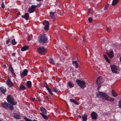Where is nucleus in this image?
I'll list each match as a JSON object with an SVG mask.
<instances>
[{
	"mask_svg": "<svg viewBox=\"0 0 121 121\" xmlns=\"http://www.w3.org/2000/svg\"><path fill=\"white\" fill-rule=\"evenodd\" d=\"M48 39V37L45 34L40 35L38 37L39 42L42 44L47 43Z\"/></svg>",
	"mask_w": 121,
	"mask_h": 121,
	"instance_id": "1",
	"label": "nucleus"
},
{
	"mask_svg": "<svg viewBox=\"0 0 121 121\" xmlns=\"http://www.w3.org/2000/svg\"><path fill=\"white\" fill-rule=\"evenodd\" d=\"M96 96L98 98H102L103 99L107 100H108L109 98V96L105 93L99 91L97 93Z\"/></svg>",
	"mask_w": 121,
	"mask_h": 121,
	"instance_id": "2",
	"label": "nucleus"
},
{
	"mask_svg": "<svg viewBox=\"0 0 121 121\" xmlns=\"http://www.w3.org/2000/svg\"><path fill=\"white\" fill-rule=\"evenodd\" d=\"M14 99L11 95H8L7 97V100L8 102L13 105H15L17 104V102L14 101Z\"/></svg>",
	"mask_w": 121,
	"mask_h": 121,
	"instance_id": "3",
	"label": "nucleus"
},
{
	"mask_svg": "<svg viewBox=\"0 0 121 121\" xmlns=\"http://www.w3.org/2000/svg\"><path fill=\"white\" fill-rule=\"evenodd\" d=\"M1 105L2 107L5 109H9L11 110H13L14 109L13 105L9 104L6 102L2 103Z\"/></svg>",
	"mask_w": 121,
	"mask_h": 121,
	"instance_id": "4",
	"label": "nucleus"
},
{
	"mask_svg": "<svg viewBox=\"0 0 121 121\" xmlns=\"http://www.w3.org/2000/svg\"><path fill=\"white\" fill-rule=\"evenodd\" d=\"M104 82L103 80V79L102 77L99 76L97 79L96 81V84L98 86L97 89L99 90L101 87V85Z\"/></svg>",
	"mask_w": 121,
	"mask_h": 121,
	"instance_id": "5",
	"label": "nucleus"
},
{
	"mask_svg": "<svg viewBox=\"0 0 121 121\" xmlns=\"http://www.w3.org/2000/svg\"><path fill=\"white\" fill-rule=\"evenodd\" d=\"M76 81L77 85L80 86L82 88L84 89L86 87V83L84 81L80 80L77 79L76 80Z\"/></svg>",
	"mask_w": 121,
	"mask_h": 121,
	"instance_id": "6",
	"label": "nucleus"
},
{
	"mask_svg": "<svg viewBox=\"0 0 121 121\" xmlns=\"http://www.w3.org/2000/svg\"><path fill=\"white\" fill-rule=\"evenodd\" d=\"M37 50L38 52L41 55H44L45 53L47 52V49L43 46H41L38 48Z\"/></svg>",
	"mask_w": 121,
	"mask_h": 121,
	"instance_id": "7",
	"label": "nucleus"
},
{
	"mask_svg": "<svg viewBox=\"0 0 121 121\" xmlns=\"http://www.w3.org/2000/svg\"><path fill=\"white\" fill-rule=\"evenodd\" d=\"M110 67L112 73L116 74L117 73V67L115 65H110Z\"/></svg>",
	"mask_w": 121,
	"mask_h": 121,
	"instance_id": "8",
	"label": "nucleus"
},
{
	"mask_svg": "<svg viewBox=\"0 0 121 121\" xmlns=\"http://www.w3.org/2000/svg\"><path fill=\"white\" fill-rule=\"evenodd\" d=\"M28 70L26 69H25L23 72L20 73V76L22 78H23L24 77L26 76L27 74Z\"/></svg>",
	"mask_w": 121,
	"mask_h": 121,
	"instance_id": "9",
	"label": "nucleus"
},
{
	"mask_svg": "<svg viewBox=\"0 0 121 121\" xmlns=\"http://www.w3.org/2000/svg\"><path fill=\"white\" fill-rule=\"evenodd\" d=\"M35 5H32L29 8L28 11L29 13H32L34 12L35 9Z\"/></svg>",
	"mask_w": 121,
	"mask_h": 121,
	"instance_id": "10",
	"label": "nucleus"
},
{
	"mask_svg": "<svg viewBox=\"0 0 121 121\" xmlns=\"http://www.w3.org/2000/svg\"><path fill=\"white\" fill-rule=\"evenodd\" d=\"M91 116L92 119L96 120L97 118L98 115L95 112H93L91 114Z\"/></svg>",
	"mask_w": 121,
	"mask_h": 121,
	"instance_id": "11",
	"label": "nucleus"
},
{
	"mask_svg": "<svg viewBox=\"0 0 121 121\" xmlns=\"http://www.w3.org/2000/svg\"><path fill=\"white\" fill-rule=\"evenodd\" d=\"M6 83L7 85L10 87H11L13 86V83L11 82L10 78H8L6 81Z\"/></svg>",
	"mask_w": 121,
	"mask_h": 121,
	"instance_id": "12",
	"label": "nucleus"
},
{
	"mask_svg": "<svg viewBox=\"0 0 121 121\" xmlns=\"http://www.w3.org/2000/svg\"><path fill=\"white\" fill-rule=\"evenodd\" d=\"M107 54L110 58H112L114 56L113 52V51H111L107 52Z\"/></svg>",
	"mask_w": 121,
	"mask_h": 121,
	"instance_id": "13",
	"label": "nucleus"
},
{
	"mask_svg": "<svg viewBox=\"0 0 121 121\" xmlns=\"http://www.w3.org/2000/svg\"><path fill=\"white\" fill-rule=\"evenodd\" d=\"M22 18L25 19L26 20H28L29 17V15L27 13H25L24 15H22L21 16Z\"/></svg>",
	"mask_w": 121,
	"mask_h": 121,
	"instance_id": "14",
	"label": "nucleus"
},
{
	"mask_svg": "<svg viewBox=\"0 0 121 121\" xmlns=\"http://www.w3.org/2000/svg\"><path fill=\"white\" fill-rule=\"evenodd\" d=\"M40 110L43 114H46L47 112L46 109L43 107H41L40 108Z\"/></svg>",
	"mask_w": 121,
	"mask_h": 121,
	"instance_id": "15",
	"label": "nucleus"
},
{
	"mask_svg": "<svg viewBox=\"0 0 121 121\" xmlns=\"http://www.w3.org/2000/svg\"><path fill=\"white\" fill-rule=\"evenodd\" d=\"M20 115L18 114L17 113H15L13 114V117L16 119H20Z\"/></svg>",
	"mask_w": 121,
	"mask_h": 121,
	"instance_id": "16",
	"label": "nucleus"
},
{
	"mask_svg": "<svg viewBox=\"0 0 121 121\" xmlns=\"http://www.w3.org/2000/svg\"><path fill=\"white\" fill-rule=\"evenodd\" d=\"M0 90L1 91L2 93L3 94H4L5 93L6 91V89L5 87L3 86L0 87Z\"/></svg>",
	"mask_w": 121,
	"mask_h": 121,
	"instance_id": "17",
	"label": "nucleus"
},
{
	"mask_svg": "<svg viewBox=\"0 0 121 121\" xmlns=\"http://www.w3.org/2000/svg\"><path fill=\"white\" fill-rule=\"evenodd\" d=\"M26 85L28 88H30L32 86L31 82L30 81H27L26 84Z\"/></svg>",
	"mask_w": 121,
	"mask_h": 121,
	"instance_id": "18",
	"label": "nucleus"
},
{
	"mask_svg": "<svg viewBox=\"0 0 121 121\" xmlns=\"http://www.w3.org/2000/svg\"><path fill=\"white\" fill-rule=\"evenodd\" d=\"M72 63L73 65L75 66V67L76 68H78V64L77 63L76 61L75 60L73 61Z\"/></svg>",
	"mask_w": 121,
	"mask_h": 121,
	"instance_id": "19",
	"label": "nucleus"
},
{
	"mask_svg": "<svg viewBox=\"0 0 121 121\" xmlns=\"http://www.w3.org/2000/svg\"><path fill=\"white\" fill-rule=\"evenodd\" d=\"M29 47L28 46L26 45H25L21 48V50L22 51H25L28 49Z\"/></svg>",
	"mask_w": 121,
	"mask_h": 121,
	"instance_id": "20",
	"label": "nucleus"
},
{
	"mask_svg": "<svg viewBox=\"0 0 121 121\" xmlns=\"http://www.w3.org/2000/svg\"><path fill=\"white\" fill-rule=\"evenodd\" d=\"M49 61V62L52 65H54L55 64V63L53 58H50Z\"/></svg>",
	"mask_w": 121,
	"mask_h": 121,
	"instance_id": "21",
	"label": "nucleus"
},
{
	"mask_svg": "<svg viewBox=\"0 0 121 121\" xmlns=\"http://www.w3.org/2000/svg\"><path fill=\"white\" fill-rule=\"evenodd\" d=\"M40 114L42 116L43 118L46 120H48V118L47 115H45V114H43L42 113H40Z\"/></svg>",
	"mask_w": 121,
	"mask_h": 121,
	"instance_id": "22",
	"label": "nucleus"
},
{
	"mask_svg": "<svg viewBox=\"0 0 121 121\" xmlns=\"http://www.w3.org/2000/svg\"><path fill=\"white\" fill-rule=\"evenodd\" d=\"M26 89V88L25 86L24 85L21 84H20L19 88L20 90H24Z\"/></svg>",
	"mask_w": 121,
	"mask_h": 121,
	"instance_id": "23",
	"label": "nucleus"
},
{
	"mask_svg": "<svg viewBox=\"0 0 121 121\" xmlns=\"http://www.w3.org/2000/svg\"><path fill=\"white\" fill-rule=\"evenodd\" d=\"M68 84L69 87L70 88H72L74 86L73 84L71 81H69L68 82Z\"/></svg>",
	"mask_w": 121,
	"mask_h": 121,
	"instance_id": "24",
	"label": "nucleus"
},
{
	"mask_svg": "<svg viewBox=\"0 0 121 121\" xmlns=\"http://www.w3.org/2000/svg\"><path fill=\"white\" fill-rule=\"evenodd\" d=\"M119 0H113L112 3V5L113 6L115 5L118 2Z\"/></svg>",
	"mask_w": 121,
	"mask_h": 121,
	"instance_id": "25",
	"label": "nucleus"
},
{
	"mask_svg": "<svg viewBox=\"0 0 121 121\" xmlns=\"http://www.w3.org/2000/svg\"><path fill=\"white\" fill-rule=\"evenodd\" d=\"M112 94L113 96L116 97L118 96L114 92V91L112 90Z\"/></svg>",
	"mask_w": 121,
	"mask_h": 121,
	"instance_id": "26",
	"label": "nucleus"
},
{
	"mask_svg": "<svg viewBox=\"0 0 121 121\" xmlns=\"http://www.w3.org/2000/svg\"><path fill=\"white\" fill-rule=\"evenodd\" d=\"M50 14L51 18L53 19L55 17V15L54 12H50Z\"/></svg>",
	"mask_w": 121,
	"mask_h": 121,
	"instance_id": "27",
	"label": "nucleus"
},
{
	"mask_svg": "<svg viewBox=\"0 0 121 121\" xmlns=\"http://www.w3.org/2000/svg\"><path fill=\"white\" fill-rule=\"evenodd\" d=\"M87 116L86 115H83L82 117V119L83 121H86L87 120Z\"/></svg>",
	"mask_w": 121,
	"mask_h": 121,
	"instance_id": "28",
	"label": "nucleus"
},
{
	"mask_svg": "<svg viewBox=\"0 0 121 121\" xmlns=\"http://www.w3.org/2000/svg\"><path fill=\"white\" fill-rule=\"evenodd\" d=\"M58 90L56 86L53 87L52 89V92H54L56 93L58 91Z\"/></svg>",
	"mask_w": 121,
	"mask_h": 121,
	"instance_id": "29",
	"label": "nucleus"
},
{
	"mask_svg": "<svg viewBox=\"0 0 121 121\" xmlns=\"http://www.w3.org/2000/svg\"><path fill=\"white\" fill-rule=\"evenodd\" d=\"M43 24L45 26H49V22L48 21H46L43 22Z\"/></svg>",
	"mask_w": 121,
	"mask_h": 121,
	"instance_id": "30",
	"label": "nucleus"
},
{
	"mask_svg": "<svg viewBox=\"0 0 121 121\" xmlns=\"http://www.w3.org/2000/svg\"><path fill=\"white\" fill-rule=\"evenodd\" d=\"M8 69L9 71H10L11 72L14 70L11 65H10Z\"/></svg>",
	"mask_w": 121,
	"mask_h": 121,
	"instance_id": "31",
	"label": "nucleus"
},
{
	"mask_svg": "<svg viewBox=\"0 0 121 121\" xmlns=\"http://www.w3.org/2000/svg\"><path fill=\"white\" fill-rule=\"evenodd\" d=\"M17 43L15 39H13L12 41V43L13 45H15Z\"/></svg>",
	"mask_w": 121,
	"mask_h": 121,
	"instance_id": "32",
	"label": "nucleus"
},
{
	"mask_svg": "<svg viewBox=\"0 0 121 121\" xmlns=\"http://www.w3.org/2000/svg\"><path fill=\"white\" fill-rule=\"evenodd\" d=\"M44 87L47 89L48 88H49L48 85H47V83L46 82H44Z\"/></svg>",
	"mask_w": 121,
	"mask_h": 121,
	"instance_id": "33",
	"label": "nucleus"
},
{
	"mask_svg": "<svg viewBox=\"0 0 121 121\" xmlns=\"http://www.w3.org/2000/svg\"><path fill=\"white\" fill-rule=\"evenodd\" d=\"M114 100V98L110 97H109V98H108V100L110 101H113Z\"/></svg>",
	"mask_w": 121,
	"mask_h": 121,
	"instance_id": "34",
	"label": "nucleus"
},
{
	"mask_svg": "<svg viewBox=\"0 0 121 121\" xmlns=\"http://www.w3.org/2000/svg\"><path fill=\"white\" fill-rule=\"evenodd\" d=\"M49 26H45L44 27V29L46 30H48L49 29Z\"/></svg>",
	"mask_w": 121,
	"mask_h": 121,
	"instance_id": "35",
	"label": "nucleus"
},
{
	"mask_svg": "<svg viewBox=\"0 0 121 121\" xmlns=\"http://www.w3.org/2000/svg\"><path fill=\"white\" fill-rule=\"evenodd\" d=\"M24 119L26 121H32V120L27 118L26 117H24Z\"/></svg>",
	"mask_w": 121,
	"mask_h": 121,
	"instance_id": "36",
	"label": "nucleus"
},
{
	"mask_svg": "<svg viewBox=\"0 0 121 121\" xmlns=\"http://www.w3.org/2000/svg\"><path fill=\"white\" fill-rule=\"evenodd\" d=\"M118 106L120 108H121V99L120 100L119 102Z\"/></svg>",
	"mask_w": 121,
	"mask_h": 121,
	"instance_id": "37",
	"label": "nucleus"
},
{
	"mask_svg": "<svg viewBox=\"0 0 121 121\" xmlns=\"http://www.w3.org/2000/svg\"><path fill=\"white\" fill-rule=\"evenodd\" d=\"M106 29L108 32H109L111 30V29L110 28V27H107Z\"/></svg>",
	"mask_w": 121,
	"mask_h": 121,
	"instance_id": "38",
	"label": "nucleus"
},
{
	"mask_svg": "<svg viewBox=\"0 0 121 121\" xmlns=\"http://www.w3.org/2000/svg\"><path fill=\"white\" fill-rule=\"evenodd\" d=\"M83 40L84 42H86V37L85 36H84L82 37Z\"/></svg>",
	"mask_w": 121,
	"mask_h": 121,
	"instance_id": "39",
	"label": "nucleus"
},
{
	"mask_svg": "<svg viewBox=\"0 0 121 121\" xmlns=\"http://www.w3.org/2000/svg\"><path fill=\"white\" fill-rule=\"evenodd\" d=\"M88 20L89 22L91 23L93 20V19L91 17H89L88 19Z\"/></svg>",
	"mask_w": 121,
	"mask_h": 121,
	"instance_id": "40",
	"label": "nucleus"
},
{
	"mask_svg": "<svg viewBox=\"0 0 121 121\" xmlns=\"http://www.w3.org/2000/svg\"><path fill=\"white\" fill-rule=\"evenodd\" d=\"M1 7L2 8H5V6L4 3L2 2L1 4Z\"/></svg>",
	"mask_w": 121,
	"mask_h": 121,
	"instance_id": "41",
	"label": "nucleus"
},
{
	"mask_svg": "<svg viewBox=\"0 0 121 121\" xmlns=\"http://www.w3.org/2000/svg\"><path fill=\"white\" fill-rule=\"evenodd\" d=\"M10 39H8L6 41V43L7 44H8L9 42L10 41Z\"/></svg>",
	"mask_w": 121,
	"mask_h": 121,
	"instance_id": "42",
	"label": "nucleus"
},
{
	"mask_svg": "<svg viewBox=\"0 0 121 121\" xmlns=\"http://www.w3.org/2000/svg\"><path fill=\"white\" fill-rule=\"evenodd\" d=\"M14 70L13 71H12L11 72L12 74L14 76H16V74L14 72Z\"/></svg>",
	"mask_w": 121,
	"mask_h": 121,
	"instance_id": "43",
	"label": "nucleus"
},
{
	"mask_svg": "<svg viewBox=\"0 0 121 121\" xmlns=\"http://www.w3.org/2000/svg\"><path fill=\"white\" fill-rule=\"evenodd\" d=\"M104 58L105 59V60H106L107 59H108V57L106 55H104Z\"/></svg>",
	"mask_w": 121,
	"mask_h": 121,
	"instance_id": "44",
	"label": "nucleus"
},
{
	"mask_svg": "<svg viewBox=\"0 0 121 121\" xmlns=\"http://www.w3.org/2000/svg\"><path fill=\"white\" fill-rule=\"evenodd\" d=\"M75 100L74 99H70V101L71 102H73H73L74 101V100Z\"/></svg>",
	"mask_w": 121,
	"mask_h": 121,
	"instance_id": "45",
	"label": "nucleus"
},
{
	"mask_svg": "<svg viewBox=\"0 0 121 121\" xmlns=\"http://www.w3.org/2000/svg\"><path fill=\"white\" fill-rule=\"evenodd\" d=\"M47 89V90H48V91L49 92H50L51 91V89L49 88Z\"/></svg>",
	"mask_w": 121,
	"mask_h": 121,
	"instance_id": "46",
	"label": "nucleus"
},
{
	"mask_svg": "<svg viewBox=\"0 0 121 121\" xmlns=\"http://www.w3.org/2000/svg\"><path fill=\"white\" fill-rule=\"evenodd\" d=\"M16 55V54L15 53H13L11 55L12 56H14Z\"/></svg>",
	"mask_w": 121,
	"mask_h": 121,
	"instance_id": "47",
	"label": "nucleus"
},
{
	"mask_svg": "<svg viewBox=\"0 0 121 121\" xmlns=\"http://www.w3.org/2000/svg\"><path fill=\"white\" fill-rule=\"evenodd\" d=\"M106 61L108 62L109 63H110V61L108 59H108H107L106 60Z\"/></svg>",
	"mask_w": 121,
	"mask_h": 121,
	"instance_id": "48",
	"label": "nucleus"
},
{
	"mask_svg": "<svg viewBox=\"0 0 121 121\" xmlns=\"http://www.w3.org/2000/svg\"><path fill=\"white\" fill-rule=\"evenodd\" d=\"M108 5H106L105 6V8H104V9H107V8L108 7Z\"/></svg>",
	"mask_w": 121,
	"mask_h": 121,
	"instance_id": "49",
	"label": "nucleus"
},
{
	"mask_svg": "<svg viewBox=\"0 0 121 121\" xmlns=\"http://www.w3.org/2000/svg\"><path fill=\"white\" fill-rule=\"evenodd\" d=\"M42 4V3L41 2H40L39 4H38V5L39 6V7H40V6Z\"/></svg>",
	"mask_w": 121,
	"mask_h": 121,
	"instance_id": "50",
	"label": "nucleus"
},
{
	"mask_svg": "<svg viewBox=\"0 0 121 121\" xmlns=\"http://www.w3.org/2000/svg\"><path fill=\"white\" fill-rule=\"evenodd\" d=\"M38 100L39 102H41V99L39 98H38Z\"/></svg>",
	"mask_w": 121,
	"mask_h": 121,
	"instance_id": "51",
	"label": "nucleus"
},
{
	"mask_svg": "<svg viewBox=\"0 0 121 121\" xmlns=\"http://www.w3.org/2000/svg\"><path fill=\"white\" fill-rule=\"evenodd\" d=\"M31 100L33 101H34L35 100V98H31Z\"/></svg>",
	"mask_w": 121,
	"mask_h": 121,
	"instance_id": "52",
	"label": "nucleus"
},
{
	"mask_svg": "<svg viewBox=\"0 0 121 121\" xmlns=\"http://www.w3.org/2000/svg\"><path fill=\"white\" fill-rule=\"evenodd\" d=\"M49 93L51 95H53V93H52L51 91V92H49Z\"/></svg>",
	"mask_w": 121,
	"mask_h": 121,
	"instance_id": "53",
	"label": "nucleus"
},
{
	"mask_svg": "<svg viewBox=\"0 0 121 121\" xmlns=\"http://www.w3.org/2000/svg\"><path fill=\"white\" fill-rule=\"evenodd\" d=\"M35 8L36 9V7H37V8H38V7H39V6L38 5H35Z\"/></svg>",
	"mask_w": 121,
	"mask_h": 121,
	"instance_id": "54",
	"label": "nucleus"
},
{
	"mask_svg": "<svg viewBox=\"0 0 121 121\" xmlns=\"http://www.w3.org/2000/svg\"><path fill=\"white\" fill-rule=\"evenodd\" d=\"M75 104L77 105H78V102H77V101H76L75 102Z\"/></svg>",
	"mask_w": 121,
	"mask_h": 121,
	"instance_id": "55",
	"label": "nucleus"
},
{
	"mask_svg": "<svg viewBox=\"0 0 121 121\" xmlns=\"http://www.w3.org/2000/svg\"><path fill=\"white\" fill-rule=\"evenodd\" d=\"M17 15H21L20 13V12H18L17 13Z\"/></svg>",
	"mask_w": 121,
	"mask_h": 121,
	"instance_id": "56",
	"label": "nucleus"
},
{
	"mask_svg": "<svg viewBox=\"0 0 121 121\" xmlns=\"http://www.w3.org/2000/svg\"><path fill=\"white\" fill-rule=\"evenodd\" d=\"M37 1H41L42 0H36Z\"/></svg>",
	"mask_w": 121,
	"mask_h": 121,
	"instance_id": "57",
	"label": "nucleus"
},
{
	"mask_svg": "<svg viewBox=\"0 0 121 121\" xmlns=\"http://www.w3.org/2000/svg\"><path fill=\"white\" fill-rule=\"evenodd\" d=\"M28 41H29L30 40V38H29V37H28Z\"/></svg>",
	"mask_w": 121,
	"mask_h": 121,
	"instance_id": "58",
	"label": "nucleus"
},
{
	"mask_svg": "<svg viewBox=\"0 0 121 121\" xmlns=\"http://www.w3.org/2000/svg\"><path fill=\"white\" fill-rule=\"evenodd\" d=\"M120 61L121 62V57H120Z\"/></svg>",
	"mask_w": 121,
	"mask_h": 121,
	"instance_id": "59",
	"label": "nucleus"
},
{
	"mask_svg": "<svg viewBox=\"0 0 121 121\" xmlns=\"http://www.w3.org/2000/svg\"><path fill=\"white\" fill-rule=\"evenodd\" d=\"M78 117H80V118H81L82 117L81 116H80L79 115L78 116Z\"/></svg>",
	"mask_w": 121,
	"mask_h": 121,
	"instance_id": "60",
	"label": "nucleus"
},
{
	"mask_svg": "<svg viewBox=\"0 0 121 121\" xmlns=\"http://www.w3.org/2000/svg\"><path fill=\"white\" fill-rule=\"evenodd\" d=\"M78 58V62H80V61H79V60L78 59V58Z\"/></svg>",
	"mask_w": 121,
	"mask_h": 121,
	"instance_id": "61",
	"label": "nucleus"
},
{
	"mask_svg": "<svg viewBox=\"0 0 121 121\" xmlns=\"http://www.w3.org/2000/svg\"><path fill=\"white\" fill-rule=\"evenodd\" d=\"M76 101L75 100L73 102V103H74L75 104Z\"/></svg>",
	"mask_w": 121,
	"mask_h": 121,
	"instance_id": "62",
	"label": "nucleus"
},
{
	"mask_svg": "<svg viewBox=\"0 0 121 121\" xmlns=\"http://www.w3.org/2000/svg\"><path fill=\"white\" fill-rule=\"evenodd\" d=\"M89 12H90V11H89V12H88V15H89Z\"/></svg>",
	"mask_w": 121,
	"mask_h": 121,
	"instance_id": "63",
	"label": "nucleus"
},
{
	"mask_svg": "<svg viewBox=\"0 0 121 121\" xmlns=\"http://www.w3.org/2000/svg\"><path fill=\"white\" fill-rule=\"evenodd\" d=\"M33 121H38L37 120H33Z\"/></svg>",
	"mask_w": 121,
	"mask_h": 121,
	"instance_id": "64",
	"label": "nucleus"
}]
</instances>
